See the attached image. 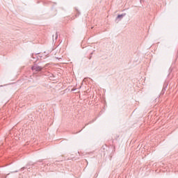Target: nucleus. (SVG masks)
I'll return each instance as SVG.
<instances>
[{"label": "nucleus", "instance_id": "nucleus-1", "mask_svg": "<svg viewBox=\"0 0 178 178\" xmlns=\"http://www.w3.org/2000/svg\"><path fill=\"white\" fill-rule=\"evenodd\" d=\"M45 67H42L40 66L38 64H34L32 67H31V70L33 72H41V70H42V69H44Z\"/></svg>", "mask_w": 178, "mask_h": 178}, {"label": "nucleus", "instance_id": "nucleus-2", "mask_svg": "<svg viewBox=\"0 0 178 178\" xmlns=\"http://www.w3.org/2000/svg\"><path fill=\"white\" fill-rule=\"evenodd\" d=\"M125 15H126V13L119 15H118L117 19H122V17H124Z\"/></svg>", "mask_w": 178, "mask_h": 178}, {"label": "nucleus", "instance_id": "nucleus-3", "mask_svg": "<svg viewBox=\"0 0 178 178\" xmlns=\"http://www.w3.org/2000/svg\"><path fill=\"white\" fill-rule=\"evenodd\" d=\"M49 64H46L44 66V67H47V66H49Z\"/></svg>", "mask_w": 178, "mask_h": 178}, {"label": "nucleus", "instance_id": "nucleus-4", "mask_svg": "<svg viewBox=\"0 0 178 178\" xmlns=\"http://www.w3.org/2000/svg\"><path fill=\"white\" fill-rule=\"evenodd\" d=\"M55 37H56V38H58V33H56Z\"/></svg>", "mask_w": 178, "mask_h": 178}]
</instances>
